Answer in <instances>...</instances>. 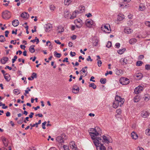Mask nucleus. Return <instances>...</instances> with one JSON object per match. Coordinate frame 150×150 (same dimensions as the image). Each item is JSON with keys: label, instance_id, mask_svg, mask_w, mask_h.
<instances>
[{"label": "nucleus", "instance_id": "nucleus-1", "mask_svg": "<svg viewBox=\"0 0 150 150\" xmlns=\"http://www.w3.org/2000/svg\"><path fill=\"white\" fill-rule=\"evenodd\" d=\"M95 130V128H91L90 130L89 134L92 139L93 140V143L96 147L97 150H106L105 147L103 145V141L101 139V136L98 137L97 139L94 137L95 134L93 132Z\"/></svg>", "mask_w": 150, "mask_h": 150}, {"label": "nucleus", "instance_id": "nucleus-2", "mask_svg": "<svg viewBox=\"0 0 150 150\" xmlns=\"http://www.w3.org/2000/svg\"><path fill=\"white\" fill-rule=\"evenodd\" d=\"M95 130V128H91L90 130L89 134L92 139L93 140V143L96 147L97 150H106L105 147L103 145V141L101 139V136L98 137L97 139L94 137L95 134L93 132Z\"/></svg>", "mask_w": 150, "mask_h": 150}, {"label": "nucleus", "instance_id": "nucleus-3", "mask_svg": "<svg viewBox=\"0 0 150 150\" xmlns=\"http://www.w3.org/2000/svg\"><path fill=\"white\" fill-rule=\"evenodd\" d=\"M115 101L113 103V107L114 108H116L119 105L120 106L123 105L124 102V99L121 98V97L118 96H116L115 97Z\"/></svg>", "mask_w": 150, "mask_h": 150}, {"label": "nucleus", "instance_id": "nucleus-4", "mask_svg": "<svg viewBox=\"0 0 150 150\" xmlns=\"http://www.w3.org/2000/svg\"><path fill=\"white\" fill-rule=\"evenodd\" d=\"M101 29L103 31L108 33H110L111 31L110 25L108 24L103 25L101 27Z\"/></svg>", "mask_w": 150, "mask_h": 150}, {"label": "nucleus", "instance_id": "nucleus-5", "mask_svg": "<svg viewBox=\"0 0 150 150\" xmlns=\"http://www.w3.org/2000/svg\"><path fill=\"white\" fill-rule=\"evenodd\" d=\"M2 17L4 19H8L11 17V13L7 10H6L2 13Z\"/></svg>", "mask_w": 150, "mask_h": 150}, {"label": "nucleus", "instance_id": "nucleus-6", "mask_svg": "<svg viewBox=\"0 0 150 150\" xmlns=\"http://www.w3.org/2000/svg\"><path fill=\"white\" fill-rule=\"evenodd\" d=\"M93 132V133L95 134L94 136L95 138L97 139L98 137H100V135H99V134H100L101 133V130L99 127H95V130Z\"/></svg>", "mask_w": 150, "mask_h": 150}, {"label": "nucleus", "instance_id": "nucleus-7", "mask_svg": "<svg viewBox=\"0 0 150 150\" xmlns=\"http://www.w3.org/2000/svg\"><path fill=\"white\" fill-rule=\"evenodd\" d=\"M120 83L122 85H125L129 84V81L127 78L123 77L120 79Z\"/></svg>", "mask_w": 150, "mask_h": 150}, {"label": "nucleus", "instance_id": "nucleus-8", "mask_svg": "<svg viewBox=\"0 0 150 150\" xmlns=\"http://www.w3.org/2000/svg\"><path fill=\"white\" fill-rule=\"evenodd\" d=\"M65 137L66 135L65 134H63L62 135V137L58 136L56 138V140L57 142L60 143H62L64 142V140L66 139V137L65 138H63Z\"/></svg>", "mask_w": 150, "mask_h": 150}, {"label": "nucleus", "instance_id": "nucleus-9", "mask_svg": "<svg viewBox=\"0 0 150 150\" xmlns=\"http://www.w3.org/2000/svg\"><path fill=\"white\" fill-rule=\"evenodd\" d=\"M75 23L76 24V27L78 28L81 27L83 25L82 21L79 19L75 20Z\"/></svg>", "mask_w": 150, "mask_h": 150}, {"label": "nucleus", "instance_id": "nucleus-10", "mask_svg": "<svg viewBox=\"0 0 150 150\" xmlns=\"http://www.w3.org/2000/svg\"><path fill=\"white\" fill-rule=\"evenodd\" d=\"M143 88L141 86H139L134 89V92L135 93L138 94L143 90Z\"/></svg>", "mask_w": 150, "mask_h": 150}, {"label": "nucleus", "instance_id": "nucleus-11", "mask_svg": "<svg viewBox=\"0 0 150 150\" xmlns=\"http://www.w3.org/2000/svg\"><path fill=\"white\" fill-rule=\"evenodd\" d=\"M149 113L146 111H143L142 112L141 115L143 118H146L149 115Z\"/></svg>", "mask_w": 150, "mask_h": 150}, {"label": "nucleus", "instance_id": "nucleus-12", "mask_svg": "<svg viewBox=\"0 0 150 150\" xmlns=\"http://www.w3.org/2000/svg\"><path fill=\"white\" fill-rule=\"evenodd\" d=\"M93 23V21L91 19H88L86 21V25L88 27H90Z\"/></svg>", "mask_w": 150, "mask_h": 150}, {"label": "nucleus", "instance_id": "nucleus-13", "mask_svg": "<svg viewBox=\"0 0 150 150\" xmlns=\"http://www.w3.org/2000/svg\"><path fill=\"white\" fill-rule=\"evenodd\" d=\"M79 88L76 85H74L72 89V92L74 93H77L79 91Z\"/></svg>", "mask_w": 150, "mask_h": 150}, {"label": "nucleus", "instance_id": "nucleus-14", "mask_svg": "<svg viewBox=\"0 0 150 150\" xmlns=\"http://www.w3.org/2000/svg\"><path fill=\"white\" fill-rule=\"evenodd\" d=\"M120 62L122 65H126L127 64V60L126 58H122L120 60Z\"/></svg>", "mask_w": 150, "mask_h": 150}, {"label": "nucleus", "instance_id": "nucleus-15", "mask_svg": "<svg viewBox=\"0 0 150 150\" xmlns=\"http://www.w3.org/2000/svg\"><path fill=\"white\" fill-rule=\"evenodd\" d=\"M125 32L127 34H130L133 32L132 30L128 27H127L125 28Z\"/></svg>", "mask_w": 150, "mask_h": 150}, {"label": "nucleus", "instance_id": "nucleus-16", "mask_svg": "<svg viewBox=\"0 0 150 150\" xmlns=\"http://www.w3.org/2000/svg\"><path fill=\"white\" fill-rule=\"evenodd\" d=\"M131 136L133 139L135 140L137 139L138 137L137 134L134 132H132Z\"/></svg>", "mask_w": 150, "mask_h": 150}, {"label": "nucleus", "instance_id": "nucleus-17", "mask_svg": "<svg viewBox=\"0 0 150 150\" xmlns=\"http://www.w3.org/2000/svg\"><path fill=\"white\" fill-rule=\"evenodd\" d=\"M21 16L24 18L26 19L29 18V15L27 13L24 12L21 14Z\"/></svg>", "mask_w": 150, "mask_h": 150}, {"label": "nucleus", "instance_id": "nucleus-18", "mask_svg": "<svg viewBox=\"0 0 150 150\" xmlns=\"http://www.w3.org/2000/svg\"><path fill=\"white\" fill-rule=\"evenodd\" d=\"M8 58L7 57H4L1 60V62L3 64H4L8 61Z\"/></svg>", "mask_w": 150, "mask_h": 150}, {"label": "nucleus", "instance_id": "nucleus-19", "mask_svg": "<svg viewBox=\"0 0 150 150\" xmlns=\"http://www.w3.org/2000/svg\"><path fill=\"white\" fill-rule=\"evenodd\" d=\"M79 11H77V12L78 13H80L84 12L85 10V7L84 6H81L79 7Z\"/></svg>", "mask_w": 150, "mask_h": 150}, {"label": "nucleus", "instance_id": "nucleus-20", "mask_svg": "<svg viewBox=\"0 0 150 150\" xmlns=\"http://www.w3.org/2000/svg\"><path fill=\"white\" fill-rule=\"evenodd\" d=\"M70 146L72 149L76 150V147H75V144L74 142H71L70 143Z\"/></svg>", "mask_w": 150, "mask_h": 150}, {"label": "nucleus", "instance_id": "nucleus-21", "mask_svg": "<svg viewBox=\"0 0 150 150\" xmlns=\"http://www.w3.org/2000/svg\"><path fill=\"white\" fill-rule=\"evenodd\" d=\"M103 138L104 142L108 143H109L112 142L110 141V140L108 139V138L105 136H103Z\"/></svg>", "mask_w": 150, "mask_h": 150}, {"label": "nucleus", "instance_id": "nucleus-22", "mask_svg": "<svg viewBox=\"0 0 150 150\" xmlns=\"http://www.w3.org/2000/svg\"><path fill=\"white\" fill-rule=\"evenodd\" d=\"M125 18L124 15L120 14L117 16V20L119 21H121Z\"/></svg>", "mask_w": 150, "mask_h": 150}, {"label": "nucleus", "instance_id": "nucleus-23", "mask_svg": "<svg viewBox=\"0 0 150 150\" xmlns=\"http://www.w3.org/2000/svg\"><path fill=\"white\" fill-rule=\"evenodd\" d=\"M4 77L6 80L7 81H9L10 79V75L8 74H6L4 75Z\"/></svg>", "mask_w": 150, "mask_h": 150}, {"label": "nucleus", "instance_id": "nucleus-24", "mask_svg": "<svg viewBox=\"0 0 150 150\" xmlns=\"http://www.w3.org/2000/svg\"><path fill=\"white\" fill-rule=\"evenodd\" d=\"M19 24V21L17 20H15L12 21V25L14 27L17 26Z\"/></svg>", "mask_w": 150, "mask_h": 150}, {"label": "nucleus", "instance_id": "nucleus-25", "mask_svg": "<svg viewBox=\"0 0 150 150\" xmlns=\"http://www.w3.org/2000/svg\"><path fill=\"white\" fill-rule=\"evenodd\" d=\"M137 39L135 38H131L129 40V43L130 44H133L137 42Z\"/></svg>", "mask_w": 150, "mask_h": 150}, {"label": "nucleus", "instance_id": "nucleus-26", "mask_svg": "<svg viewBox=\"0 0 150 150\" xmlns=\"http://www.w3.org/2000/svg\"><path fill=\"white\" fill-rule=\"evenodd\" d=\"M144 100L146 101H148L149 99L150 96L149 94H145L143 98Z\"/></svg>", "mask_w": 150, "mask_h": 150}, {"label": "nucleus", "instance_id": "nucleus-27", "mask_svg": "<svg viewBox=\"0 0 150 150\" xmlns=\"http://www.w3.org/2000/svg\"><path fill=\"white\" fill-rule=\"evenodd\" d=\"M35 45H33L30 46L29 49V50L30 52L33 53L35 52L34 49Z\"/></svg>", "mask_w": 150, "mask_h": 150}, {"label": "nucleus", "instance_id": "nucleus-28", "mask_svg": "<svg viewBox=\"0 0 150 150\" xmlns=\"http://www.w3.org/2000/svg\"><path fill=\"white\" fill-rule=\"evenodd\" d=\"M139 8L140 11L144 10L145 8L144 4H141L139 6Z\"/></svg>", "mask_w": 150, "mask_h": 150}, {"label": "nucleus", "instance_id": "nucleus-29", "mask_svg": "<svg viewBox=\"0 0 150 150\" xmlns=\"http://www.w3.org/2000/svg\"><path fill=\"white\" fill-rule=\"evenodd\" d=\"M136 77L138 78V79H140L143 77V75L141 73H137L135 75Z\"/></svg>", "mask_w": 150, "mask_h": 150}, {"label": "nucleus", "instance_id": "nucleus-30", "mask_svg": "<svg viewBox=\"0 0 150 150\" xmlns=\"http://www.w3.org/2000/svg\"><path fill=\"white\" fill-rule=\"evenodd\" d=\"M140 100V98L139 97L138 95L135 96L134 98V100L135 102H139Z\"/></svg>", "mask_w": 150, "mask_h": 150}, {"label": "nucleus", "instance_id": "nucleus-31", "mask_svg": "<svg viewBox=\"0 0 150 150\" xmlns=\"http://www.w3.org/2000/svg\"><path fill=\"white\" fill-rule=\"evenodd\" d=\"M116 74L117 75H121L122 74V70H117L116 71Z\"/></svg>", "mask_w": 150, "mask_h": 150}, {"label": "nucleus", "instance_id": "nucleus-32", "mask_svg": "<svg viewBox=\"0 0 150 150\" xmlns=\"http://www.w3.org/2000/svg\"><path fill=\"white\" fill-rule=\"evenodd\" d=\"M72 0H64V4L65 5H68L71 3Z\"/></svg>", "mask_w": 150, "mask_h": 150}, {"label": "nucleus", "instance_id": "nucleus-33", "mask_svg": "<svg viewBox=\"0 0 150 150\" xmlns=\"http://www.w3.org/2000/svg\"><path fill=\"white\" fill-rule=\"evenodd\" d=\"M6 40L5 38L3 35H0V42H3Z\"/></svg>", "mask_w": 150, "mask_h": 150}, {"label": "nucleus", "instance_id": "nucleus-34", "mask_svg": "<svg viewBox=\"0 0 150 150\" xmlns=\"http://www.w3.org/2000/svg\"><path fill=\"white\" fill-rule=\"evenodd\" d=\"M54 56L58 58H60L61 57V54L60 53H57L56 51H55L54 52Z\"/></svg>", "mask_w": 150, "mask_h": 150}, {"label": "nucleus", "instance_id": "nucleus-35", "mask_svg": "<svg viewBox=\"0 0 150 150\" xmlns=\"http://www.w3.org/2000/svg\"><path fill=\"white\" fill-rule=\"evenodd\" d=\"M125 49L123 48L122 49H120L119 50H118L117 52L119 54H122L125 51Z\"/></svg>", "mask_w": 150, "mask_h": 150}, {"label": "nucleus", "instance_id": "nucleus-36", "mask_svg": "<svg viewBox=\"0 0 150 150\" xmlns=\"http://www.w3.org/2000/svg\"><path fill=\"white\" fill-rule=\"evenodd\" d=\"M2 140L5 145H6L7 144V139L6 138L4 137H3L2 138Z\"/></svg>", "mask_w": 150, "mask_h": 150}, {"label": "nucleus", "instance_id": "nucleus-37", "mask_svg": "<svg viewBox=\"0 0 150 150\" xmlns=\"http://www.w3.org/2000/svg\"><path fill=\"white\" fill-rule=\"evenodd\" d=\"M50 8L52 11H53L55 9V7L54 5H51L50 6Z\"/></svg>", "mask_w": 150, "mask_h": 150}, {"label": "nucleus", "instance_id": "nucleus-38", "mask_svg": "<svg viewBox=\"0 0 150 150\" xmlns=\"http://www.w3.org/2000/svg\"><path fill=\"white\" fill-rule=\"evenodd\" d=\"M64 16L65 18H67L69 16V13L68 11H65Z\"/></svg>", "mask_w": 150, "mask_h": 150}, {"label": "nucleus", "instance_id": "nucleus-39", "mask_svg": "<svg viewBox=\"0 0 150 150\" xmlns=\"http://www.w3.org/2000/svg\"><path fill=\"white\" fill-rule=\"evenodd\" d=\"M106 79H105L101 78L100 80V82L102 84H105L106 82Z\"/></svg>", "mask_w": 150, "mask_h": 150}, {"label": "nucleus", "instance_id": "nucleus-40", "mask_svg": "<svg viewBox=\"0 0 150 150\" xmlns=\"http://www.w3.org/2000/svg\"><path fill=\"white\" fill-rule=\"evenodd\" d=\"M89 87H92L93 89H95L96 88V86L95 85L94 83H92L89 85Z\"/></svg>", "mask_w": 150, "mask_h": 150}, {"label": "nucleus", "instance_id": "nucleus-41", "mask_svg": "<svg viewBox=\"0 0 150 150\" xmlns=\"http://www.w3.org/2000/svg\"><path fill=\"white\" fill-rule=\"evenodd\" d=\"M37 74L36 73L34 72L32 74V75L31 76L32 80H33L34 78H37Z\"/></svg>", "mask_w": 150, "mask_h": 150}, {"label": "nucleus", "instance_id": "nucleus-42", "mask_svg": "<svg viewBox=\"0 0 150 150\" xmlns=\"http://www.w3.org/2000/svg\"><path fill=\"white\" fill-rule=\"evenodd\" d=\"M13 93L15 94H19L20 93V91L18 89H15L13 90Z\"/></svg>", "mask_w": 150, "mask_h": 150}, {"label": "nucleus", "instance_id": "nucleus-43", "mask_svg": "<svg viewBox=\"0 0 150 150\" xmlns=\"http://www.w3.org/2000/svg\"><path fill=\"white\" fill-rule=\"evenodd\" d=\"M143 64V62L141 61H138L137 62L136 65L138 66H141Z\"/></svg>", "mask_w": 150, "mask_h": 150}, {"label": "nucleus", "instance_id": "nucleus-44", "mask_svg": "<svg viewBox=\"0 0 150 150\" xmlns=\"http://www.w3.org/2000/svg\"><path fill=\"white\" fill-rule=\"evenodd\" d=\"M145 133L146 135H149L150 134V129H146L145 130Z\"/></svg>", "mask_w": 150, "mask_h": 150}, {"label": "nucleus", "instance_id": "nucleus-45", "mask_svg": "<svg viewBox=\"0 0 150 150\" xmlns=\"http://www.w3.org/2000/svg\"><path fill=\"white\" fill-rule=\"evenodd\" d=\"M127 23L129 26H130L133 24V22L131 20H129V21L127 22Z\"/></svg>", "mask_w": 150, "mask_h": 150}, {"label": "nucleus", "instance_id": "nucleus-46", "mask_svg": "<svg viewBox=\"0 0 150 150\" xmlns=\"http://www.w3.org/2000/svg\"><path fill=\"white\" fill-rule=\"evenodd\" d=\"M111 42L110 41H108L107 45H106V47H107L109 48L111 47Z\"/></svg>", "mask_w": 150, "mask_h": 150}, {"label": "nucleus", "instance_id": "nucleus-47", "mask_svg": "<svg viewBox=\"0 0 150 150\" xmlns=\"http://www.w3.org/2000/svg\"><path fill=\"white\" fill-rule=\"evenodd\" d=\"M2 106V108L3 109H6L7 108L8 106H6L5 107H4V106H5V104H3L1 102H0V106Z\"/></svg>", "mask_w": 150, "mask_h": 150}, {"label": "nucleus", "instance_id": "nucleus-48", "mask_svg": "<svg viewBox=\"0 0 150 150\" xmlns=\"http://www.w3.org/2000/svg\"><path fill=\"white\" fill-rule=\"evenodd\" d=\"M46 123L47 122L46 121H45L44 122L42 123V127L43 129H46V127L45 126L46 125Z\"/></svg>", "mask_w": 150, "mask_h": 150}, {"label": "nucleus", "instance_id": "nucleus-49", "mask_svg": "<svg viewBox=\"0 0 150 150\" xmlns=\"http://www.w3.org/2000/svg\"><path fill=\"white\" fill-rule=\"evenodd\" d=\"M17 56L16 55H15L14 56L13 59H12V63H14L16 59H17Z\"/></svg>", "mask_w": 150, "mask_h": 150}, {"label": "nucleus", "instance_id": "nucleus-50", "mask_svg": "<svg viewBox=\"0 0 150 150\" xmlns=\"http://www.w3.org/2000/svg\"><path fill=\"white\" fill-rule=\"evenodd\" d=\"M145 69L146 70H149L150 69V65L146 64L145 66Z\"/></svg>", "mask_w": 150, "mask_h": 150}, {"label": "nucleus", "instance_id": "nucleus-51", "mask_svg": "<svg viewBox=\"0 0 150 150\" xmlns=\"http://www.w3.org/2000/svg\"><path fill=\"white\" fill-rule=\"evenodd\" d=\"M121 109H118L117 110L116 112L118 114L120 115L121 113Z\"/></svg>", "mask_w": 150, "mask_h": 150}, {"label": "nucleus", "instance_id": "nucleus-52", "mask_svg": "<svg viewBox=\"0 0 150 150\" xmlns=\"http://www.w3.org/2000/svg\"><path fill=\"white\" fill-rule=\"evenodd\" d=\"M97 63H98V66L99 67H100L101 66L102 62L101 61L98 60V61Z\"/></svg>", "mask_w": 150, "mask_h": 150}, {"label": "nucleus", "instance_id": "nucleus-53", "mask_svg": "<svg viewBox=\"0 0 150 150\" xmlns=\"http://www.w3.org/2000/svg\"><path fill=\"white\" fill-rule=\"evenodd\" d=\"M145 24L146 26L150 27V22L146 21L145 22Z\"/></svg>", "mask_w": 150, "mask_h": 150}, {"label": "nucleus", "instance_id": "nucleus-54", "mask_svg": "<svg viewBox=\"0 0 150 150\" xmlns=\"http://www.w3.org/2000/svg\"><path fill=\"white\" fill-rule=\"evenodd\" d=\"M23 117H22V120H19L18 121L17 123H18L21 124H22L23 122Z\"/></svg>", "mask_w": 150, "mask_h": 150}, {"label": "nucleus", "instance_id": "nucleus-55", "mask_svg": "<svg viewBox=\"0 0 150 150\" xmlns=\"http://www.w3.org/2000/svg\"><path fill=\"white\" fill-rule=\"evenodd\" d=\"M78 13L77 11H74L72 13V16H74V17H76V13Z\"/></svg>", "mask_w": 150, "mask_h": 150}, {"label": "nucleus", "instance_id": "nucleus-56", "mask_svg": "<svg viewBox=\"0 0 150 150\" xmlns=\"http://www.w3.org/2000/svg\"><path fill=\"white\" fill-rule=\"evenodd\" d=\"M64 150H68L69 146L67 145H64Z\"/></svg>", "mask_w": 150, "mask_h": 150}, {"label": "nucleus", "instance_id": "nucleus-57", "mask_svg": "<svg viewBox=\"0 0 150 150\" xmlns=\"http://www.w3.org/2000/svg\"><path fill=\"white\" fill-rule=\"evenodd\" d=\"M86 72V70H85V69H84V68H83L80 71V72L81 74H82V73H85Z\"/></svg>", "mask_w": 150, "mask_h": 150}, {"label": "nucleus", "instance_id": "nucleus-58", "mask_svg": "<svg viewBox=\"0 0 150 150\" xmlns=\"http://www.w3.org/2000/svg\"><path fill=\"white\" fill-rule=\"evenodd\" d=\"M86 60L87 61H90L91 62L92 61V59H91L90 56H89L87 58Z\"/></svg>", "mask_w": 150, "mask_h": 150}, {"label": "nucleus", "instance_id": "nucleus-59", "mask_svg": "<svg viewBox=\"0 0 150 150\" xmlns=\"http://www.w3.org/2000/svg\"><path fill=\"white\" fill-rule=\"evenodd\" d=\"M70 55L72 57H74L76 55V53L75 52H71L70 53Z\"/></svg>", "mask_w": 150, "mask_h": 150}, {"label": "nucleus", "instance_id": "nucleus-60", "mask_svg": "<svg viewBox=\"0 0 150 150\" xmlns=\"http://www.w3.org/2000/svg\"><path fill=\"white\" fill-rule=\"evenodd\" d=\"M34 114V113L33 112H31L30 113V115H29V117L30 118H32L33 117V115Z\"/></svg>", "mask_w": 150, "mask_h": 150}, {"label": "nucleus", "instance_id": "nucleus-61", "mask_svg": "<svg viewBox=\"0 0 150 150\" xmlns=\"http://www.w3.org/2000/svg\"><path fill=\"white\" fill-rule=\"evenodd\" d=\"M144 55H141L140 56H139V60H141L142 59H143L144 58Z\"/></svg>", "mask_w": 150, "mask_h": 150}, {"label": "nucleus", "instance_id": "nucleus-62", "mask_svg": "<svg viewBox=\"0 0 150 150\" xmlns=\"http://www.w3.org/2000/svg\"><path fill=\"white\" fill-rule=\"evenodd\" d=\"M9 32L8 30H6L5 32V36L7 37H8V34L9 33Z\"/></svg>", "mask_w": 150, "mask_h": 150}, {"label": "nucleus", "instance_id": "nucleus-63", "mask_svg": "<svg viewBox=\"0 0 150 150\" xmlns=\"http://www.w3.org/2000/svg\"><path fill=\"white\" fill-rule=\"evenodd\" d=\"M68 58L67 57H66V58H65L64 59V60H63V62H68Z\"/></svg>", "mask_w": 150, "mask_h": 150}, {"label": "nucleus", "instance_id": "nucleus-64", "mask_svg": "<svg viewBox=\"0 0 150 150\" xmlns=\"http://www.w3.org/2000/svg\"><path fill=\"white\" fill-rule=\"evenodd\" d=\"M115 46L117 48H119L120 46V44L119 43H117L115 44Z\"/></svg>", "mask_w": 150, "mask_h": 150}]
</instances>
